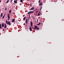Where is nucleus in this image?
Masks as SVG:
<instances>
[{"label":"nucleus","mask_w":64,"mask_h":64,"mask_svg":"<svg viewBox=\"0 0 64 64\" xmlns=\"http://www.w3.org/2000/svg\"><path fill=\"white\" fill-rule=\"evenodd\" d=\"M41 1V0H40L38 2V3L39 4V3H40V2Z\"/></svg>","instance_id":"b1692460"},{"label":"nucleus","mask_w":64,"mask_h":64,"mask_svg":"<svg viewBox=\"0 0 64 64\" xmlns=\"http://www.w3.org/2000/svg\"><path fill=\"white\" fill-rule=\"evenodd\" d=\"M30 12H29L28 13V14H30Z\"/></svg>","instance_id":"f3484780"},{"label":"nucleus","mask_w":64,"mask_h":64,"mask_svg":"<svg viewBox=\"0 0 64 64\" xmlns=\"http://www.w3.org/2000/svg\"><path fill=\"white\" fill-rule=\"evenodd\" d=\"M6 27H7V26H6V24H5L4 28H6Z\"/></svg>","instance_id":"0eeeda50"},{"label":"nucleus","mask_w":64,"mask_h":64,"mask_svg":"<svg viewBox=\"0 0 64 64\" xmlns=\"http://www.w3.org/2000/svg\"><path fill=\"white\" fill-rule=\"evenodd\" d=\"M40 6H41V5H42V4H42V2H40Z\"/></svg>","instance_id":"a211bd4d"},{"label":"nucleus","mask_w":64,"mask_h":64,"mask_svg":"<svg viewBox=\"0 0 64 64\" xmlns=\"http://www.w3.org/2000/svg\"><path fill=\"white\" fill-rule=\"evenodd\" d=\"M20 2L22 3L23 2V0H20Z\"/></svg>","instance_id":"5701e85b"},{"label":"nucleus","mask_w":64,"mask_h":64,"mask_svg":"<svg viewBox=\"0 0 64 64\" xmlns=\"http://www.w3.org/2000/svg\"><path fill=\"white\" fill-rule=\"evenodd\" d=\"M1 0L0 1V2L1 3Z\"/></svg>","instance_id":"2f4dec72"},{"label":"nucleus","mask_w":64,"mask_h":64,"mask_svg":"<svg viewBox=\"0 0 64 64\" xmlns=\"http://www.w3.org/2000/svg\"><path fill=\"white\" fill-rule=\"evenodd\" d=\"M30 31H32V28H31V27H30Z\"/></svg>","instance_id":"6e6552de"},{"label":"nucleus","mask_w":64,"mask_h":64,"mask_svg":"<svg viewBox=\"0 0 64 64\" xmlns=\"http://www.w3.org/2000/svg\"><path fill=\"white\" fill-rule=\"evenodd\" d=\"M34 30H35V29L34 28Z\"/></svg>","instance_id":"4c0bfd02"},{"label":"nucleus","mask_w":64,"mask_h":64,"mask_svg":"<svg viewBox=\"0 0 64 64\" xmlns=\"http://www.w3.org/2000/svg\"><path fill=\"white\" fill-rule=\"evenodd\" d=\"M9 0H8V1L6 2V3H8V2H9Z\"/></svg>","instance_id":"4be33fe9"},{"label":"nucleus","mask_w":64,"mask_h":64,"mask_svg":"<svg viewBox=\"0 0 64 64\" xmlns=\"http://www.w3.org/2000/svg\"><path fill=\"white\" fill-rule=\"evenodd\" d=\"M4 30H5L4 29L3 30V31H4Z\"/></svg>","instance_id":"c756f323"},{"label":"nucleus","mask_w":64,"mask_h":64,"mask_svg":"<svg viewBox=\"0 0 64 64\" xmlns=\"http://www.w3.org/2000/svg\"><path fill=\"white\" fill-rule=\"evenodd\" d=\"M30 24H31V27H32V26H33V23H32V22L31 21L30 22Z\"/></svg>","instance_id":"423d86ee"},{"label":"nucleus","mask_w":64,"mask_h":64,"mask_svg":"<svg viewBox=\"0 0 64 64\" xmlns=\"http://www.w3.org/2000/svg\"><path fill=\"white\" fill-rule=\"evenodd\" d=\"M41 24V23L40 22H39V24H38V25H40Z\"/></svg>","instance_id":"aec40b11"},{"label":"nucleus","mask_w":64,"mask_h":64,"mask_svg":"<svg viewBox=\"0 0 64 64\" xmlns=\"http://www.w3.org/2000/svg\"><path fill=\"white\" fill-rule=\"evenodd\" d=\"M38 16H40V13H38Z\"/></svg>","instance_id":"bb28decb"},{"label":"nucleus","mask_w":64,"mask_h":64,"mask_svg":"<svg viewBox=\"0 0 64 64\" xmlns=\"http://www.w3.org/2000/svg\"><path fill=\"white\" fill-rule=\"evenodd\" d=\"M26 12H28V11H27Z\"/></svg>","instance_id":"a19ab883"},{"label":"nucleus","mask_w":64,"mask_h":64,"mask_svg":"<svg viewBox=\"0 0 64 64\" xmlns=\"http://www.w3.org/2000/svg\"><path fill=\"white\" fill-rule=\"evenodd\" d=\"M7 8H6L5 9V10H6L7 9Z\"/></svg>","instance_id":"a878e982"},{"label":"nucleus","mask_w":64,"mask_h":64,"mask_svg":"<svg viewBox=\"0 0 64 64\" xmlns=\"http://www.w3.org/2000/svg\"><path fill=\"white\" fill-rule=\"evenodd\" d=\"M14 2L15 3H16V4L17 3V1H16L15 0H14Z\"/></svg>","instance_id":"4468645a"},{"label":"nucleus","mask_w":64,"mask_h":64,"mask_svg":"<svg viewBox=\"0 0 64 64\" xmlns=\"http://www.w3.org/2000/svg\"><path fill=\"white\" fill-rule=\"evenodd\" d=\"M34 27L35 28H36V30H39V28L38 26H35Z\"/></svg>","instance_id":"7ed1b4c3"},{"label":"nucleus","mask_w":64,"mask_h":64,"mask_svg":"<svg viewBox=\"0 0 64 64\" xmlns=\"http://www.w3.org/2000/svg\"><path fill=\"white\" fill-rule=\"evenodd\" d=\"M26 23L28 24V19H27L26 20Z\"/></svg>","instance_id":"1a4fd4ad"},{"label":"nucleus","mask_w":64,"mask_h":64,"mask_svg":"<svg viewBox=\"0 0 64 64\" xmlns=\"http://www.w3.org/2000/svg\"><path fill=\"white\" fill-rule=\"evenodd\" d=\"M36 13H38V11H36Z\"/></svg>","instance_id":"473e14b6"},{"label":"nucleus","mask_w":64,"mask_h":64,"mask_svg":"<svg viewBox=\"0 0 64 64\" xmlns=\"http://www.w3.org/2000/svg\"><path fill=\"white\" fill-rule=\"evenodd\" d=\"M36 10L37 9V8H36Z\"/></svg>","instance_id":"79ce46f5"},{"label":"nucleus","mask_w":64,"mask_h":64,"mask_svg":"<svg viewBox=\"0 0 64 64\" xmlns=\"http://www.w3.org/2000/svg\"><path fill=\"white\" fill-rule=\"evenodd\" d=\"M38 19L37 20V22H38Z\"/></svg>","instance_id":"c85d7f7f"},{"label":"nucleus","mask_w":64,"mask_h":64,"mask_svg":"<svg viewBox=\"0 0 64 64\" xmlns=\"http://www.w3.org/2000/svg\"><path fill=\"white\" fill-rule=\"evenodd\" d=\"M26 19V16H25L24 17V18H23V20H24H24H25V19Z\"/></svg>","instance_id":"dca6fc26"},{"label":"nucleus","mask_w":64,"mask_h":64,"mask_svg":"<svg viewBox=\"0 0 64 64\" xmlns=\"http://www.w3.org/2000/svg\"><path fill=\"white\" fill-rule=\"evenodd\" d=\"M30 13H33L34 12V11H30Z\"/></svg>","instance_id":"6ab92c4d"},{"label":"nucleus","mask_w":64,"mask_h":64,"mask_svg":"<svg viewBox=\"0 0 64 64\" xmlns=\"http://www.w3.org/2000/svg\"><path fill=\"white\" fill-rule=\"evenodd\" d=\"M6 22L7 24H8L10 26L11 25V23H10V22L9 21L8 22V21H7V20H6Z\"/></svg>","instance_id":"f257e3e1"},{"label":"nucleus","mask_w":64,"mask_h":64,"mask_svg":"<svg viewBox=\"0 0 64 64\" xmlns=\"http://www.w3.org/2000/svg\"><path fill=\"white\" fill-rule=\"evenodd\" d=\"M5 15H6V14H5L4 16H3L2 17V19H3L4 18V17H5Z\"/></svg>","instance_id":"ddd939ff"},{"label":"nucleus","mask_w":64,"mask_h":64,"mask_svg":"<svg viewBox=\"0 0 64 64\" xmlns=\"http://www.w3.org/2000/svg\"><path fill=\"white\" fill-rule=\"evenodd\" d=\"M30 15H29V17H28V20H29V19H30Z\"/></svg>","instance_id":"2eb2a0df"},{"label":"nucleus","mask_w":64,"mask_h":64,"mask_svg":"<svg viewBox=\"0 0 64 64\" xmlns=\"http://www.w3.org/2000/svg\"><path fill=\"white\" fill-rule=\"evenodd\" d=\"M28 0V1H29V0Z\"/></svg>","instance_id":"ea45409f"},{"label":"nucleus","mask_w":64,"mask_h":64,"mask_svg":"<svg viewBox=\"0 0 64 64\" xmlns=\"http://www.w3.org/2000/svg\"><path fill=\"white\" fill-rule=\"evenodd\" d=\"M3 14L2 13L1 14L0 17H2V16H3Z\"/></svg>","instance_id":"39448f33"},{"label":"nucleus","mask_w":64,"mask_h":64,"mask_svg":"<svg viewBox=\"0 0 64 64\" xmlns=\"http://www.w3.org/2000/svg\"><path fill=\"white\" fill-rule=\"evenodd\" d=\"M10 1H13V0H11Z\"/></svg>","instance_id":"e433bc0d"},{"label":"nucleus","mask_w":64,"mask_h":64,"mask_svg":"<svg viewBox=\"0 0 64 64\" xmlns=\"http://www.w3.org/2000/svg\"><path fill=\"white\" fill-rule=\"evenodd\" d=\"M39 6H40V4H39Z\"/></svg>","instance_id":"72a5a7b5"},{"label":"nucleus","mask_w":64,"mask_h":64,"mask_svg":"<svg viewBox=\"0 0 64 64\" xmlns=\"http://www.w3.org/2000/svg\"><path fill=\"white\" fill-rule=\"evenodd\" d=\"M23 1H24V0H23Z\"/></svg>","instance_id":"37998d69"},{"label":"nucleus","mask_w":64,"mask_h":64,"mask_svg":"<svg viewBox=\"0 0 64 64\" xmlns=\"http://www.w3.org/2000/svg\"><path fill=\"white\" fill-rule=\"evenodd\" d=\"M16 0V1H18V0Z\"/></svg>","instance_id":"f704fd0d"},{"label":"nucleus","mask_w":64,"mask_h":64,"mask_svg":"<svg viewBox=\"0 0 64 64\" xmlns=\"http://www.w3.org/2000/svg\"><path fill=\"white\" fill-rule=\"evenodd\" d=\"M2 27H4V23H2Z\"/></svg>","instance_id":"9b49d317"},{"label":"nucleus","mask_w":64,"mask_h":64,"mask_svg":"<svg viewBox=\"0 0 64 64\" xmlns=\"http://www.w3.org/2000/svg\"><path fill=\"white\" fill-rule=\"evenodd\" d=\"M11 10H10L9 11V13L10 14L11 13Z\"/></svg>","instance_id":"412c9836"},{"label":"nucleus","mask_w":64,"mask_h":64,"mask_svg":"<svg viewBox=\"0 0 64 64\" xmlns=\"http://www.w3.org/2000/svg\"><path fill=\"white\" fill-rule=\"evenodd\" d=\"M12 1L10 0V3H11L12 2Z\"/></svg>","instance_id":"7c9ffc66"},{"label":"nucleus","mask_w":64,"mask_h":64,"mask_svg":"<svg viewBox=\"0 0 64 64\" xmlns=\"http://www.w3.org/2000/svg\"><path fill=\"white\" fill-rule=\"evenodd\" d=\"M30 6H32V4L31 3L30 4Z\"/></svg>","instance_id":"cd10ccee"},{"label":"nucleus","mask_w":64,"mask_h":64,"mask_svg":"<svg viewBox=\"0 0 64 64\" xmlns=\"http://www.w3.org/2000/svg\"><path fill=\"white\" fill-rule=\"evenodd\" d=\"M39 13H40V12H39Z\"/></svg>","instance_id":"58836bf2"},{"label":"nucleus","mask_w":64,"mask_h":64,"mask_svg":"<svg viewBox=\"0 0 64 64\" xmlns=\"http://www.w3.org/2000/svg\"><path fill=\"white\" fill-rule=\"evenodd\" d=\"M0 29H2V26L1 24H0Z\"/></svg>","instance_id":"f8f14e48"},{"label":"nucleus","mask_w":64,"mask_h":64,"mask_svg":"<svg viewBox=\"0 0 64 64\" xmlns=\"http://www.w3.org/2000/svg\"><path fill=\"white\" fill-rule=\"evenodd\" d=\"M15 20L14 18L12 20V22L13 23H14V22H15Z\"/></svg>","instance_id":"20e7f679"},{"label":"nucleus","mask_w":64,"mask_h":64,"mask_svg":"<svg viewBox=\"0 0 64 64\" xmlns=\"http://www.w3.org/2000/svg\"><path fill=\"white\" fill-rule=\"evenodd\" d=\"M42 8V6H41V8H40V10H41V9Z\"/></svg>","instance_id":"393cba45"},{"label":"nucleus","mask_w":64,"mask_h":64,"mask_svg":"<svg viewBox=\"0 0 64 64\" xmlns=\"http://www.w3.org/2000/svg\"><path fill=\"white\" fill-rule=\"evenodd\" d=\"M24 25H25V23H24Z\"/></svg>","instance_id":"c9c22d12"},{"label":"nucleus","mask_w":64,"mask_h":64,"mask_svg":"<svg viewBox=\"0 0 64 64\" xmlns=\"http://www.w3.org/2000/svg\"><path fill=\"white\" fill-rule=\"evenodd\" d=\"M33 9H34V7H33L30 10H33Z\"/></svg>","instance_id":"9d476101"},{"label":"nucleus","mask_w":64,"mask_h":64,"mask_svg":"<svg viewBox=\"0 0 64 64\" xmlns=\"http://www.w3.org/2000/svg\"><path fill=\"white\" fill-rule=\"evenodd\" d=\"M8 21H9V20H10V15H9V14L8 13Z\"/></svg>","instance_id":"f03ea898"}]
</instances>
